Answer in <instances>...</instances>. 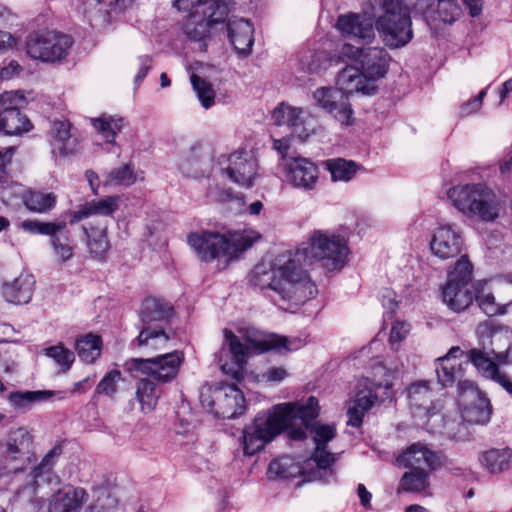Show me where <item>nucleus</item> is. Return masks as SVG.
<instances>
[{
    "label": "nucleus",
    "mask_w": 512,
    "mask_h": 512,
    "mask_svg": "<svg viewBox=\"0 0 512 512\" xmlns=\"http://www.w3.org/2000/svg\"><path fill=\"white\" fill-rule=\"evenodd\" d=\"M438 456L421 443L410 445L399 457V466L416 470H434Z\"/></svg>",
    "instance_id": "bb28decb"
},
{
    "label": "nucleus",
    "mask_w": 512,
    "mask_h": 512,
    "mask_svg": "<svg viewBox=\"0 0 512 512\" xmlns=\"http://www.w3.org/2000/svg\"><path fill=\"white\" fill-rule=\"evenodd\" d=\"M486 94L487 89L481 90L475 99L462 106V114H470L472 112L478 111L482 105L483 99L486 96Z\"/></svg>",
    "instance_id": "e2e57ef3"
},
{
    "label": "nucleus",
    "mask_w": 512,
    "mask_h": 512,
    "mask_svg": "<svg viewBox=\"0 0 512 512\" xmlns=\"http://www.w3.org/2000/svg\"><path fill=\"white\" fill-rule=\"evenodd\" d=\"M21 227L32 234L47 235L54 234L61 229L63 225L58 222H41L36 220H26L21 223Z\"/></svg>",
    "instance_id": "4d7b16f0"
},
{
    "label": "nucleus",
    "mask_w": 512,
    "mask_h": 512,
    "mask_svg": "<svg viewBox=\"0 0 512 512\" xmlns=\"http://www.w3.org/2000/svg\"><path fill=\"white\" fill-rule=\"evenodd\" d=\"M191 84L199 101L201 102V105L205 109H209L214 104L215 99V92L212 85L196 74L191 75Z\"/></svg>",
    "instance_id": "603ef678"
},
{
    "label": "nucleus",
    "mask_w": 512,
    "mask_h": 512,
    "mask_svg": "<svg viewBox=\"0 0 512 512\" xmlns=\"http://www.w3.org/2000/svg\"><path fill=\"white\" fill-rule=\"evenodd\" d=\"M54 395L55 392L51 390L14 391L8 395V402L16 410L27 411L35 403L48 401Z\"/></svg>",
    "instance_id": "f704fd0d"
},
{
    "label": "nucleus",
    "mask_w": 512,
    "mask_h": 512,
    "mask_svg": "<svg viewBox=\"0 0 512 512\" xmlns=\"http://www.w3.org/2000/svg\"><path fill=\"white\" fill-rule=\"evenodd\" d=\"M32 124L21 111L0 112V133L4 135H21L29 132Z\"/></svg>",
    "instance_id": "c9c22d12"
},
{
    "label": "nucleus",
    "mask_w": 512,
    "mask_h": 512,
    "mask_svg": "<svg viewBox=\"0 0 512 512\" xmlns=\"http://www.w3.org/2000/svg\"><path fill=\"white\" fill-rule=\"evenodd\" d=\"M35 278L29 273H20L10 281L3 282L1 293L3 298L12 304L21 305L30 302L34 288Z\"/></svg>",
    "instance_id": "b1692460"
},
{
    "label": "nucleus",
    "mask_w": 512,
    "mask_h": 512,
    "mask_svg": "<svg viewBox=\"0 0 512 512\" xmlns=\"http://www.w3.org/2000/svg\"><path fill=\"white\" fill-rule=\"evenodd\" d=\"M318 107L329 113L336 121L345 126L354 123L353 110L344 93L334 87H319L313 92Z\"/></svg>",
    "instance_id": "dca6fc26"
},
{
    "label": "nucleus",
    "mask_w": 512,
    "mask_h": 512,
    "mask_svg": "<svg viewBox=\"0 0 512 512\" xmlns=\"http://www.w3.org/2000/svg\"><path fill=\"white\" fill-rule=\"evenodd\" d=\"M372 5H379L384 13L377 19L376 28L389 48H401L413 38L412 21L408 0H369Z\"/></svg>",
    "instance_id": "0eeeda50"
},
{
    "label": "nucleus",
    "mask_w": 512,
    "mask_h": 512,
    "mask_svg": "<svg viewBox=\"0 0 512 512\" xmlns=\"http://www.w3.org/2000/svg\"><path fill=\"white\" fill-rule=\"evenodd\" d=\"M88 499L84 488L66 486L51 497L48 512H81Z\"/></svg>",
    "instance_id": "4be33fe9"
},
{
    "label": "nucleus",
    "mask_w": 512,
    "mask_h": 512,
    "mask_svg": "<svg viewBox=\"0 0 512 512\" xmlns=\"http://www.w3.org/2000/svg\"><path fill=\"white\" fill-rule=\"evenodd\" d=\"M339 53L343 58L359 62L361 70L373 84L383 78L388 71L390 56L384 48H359L350 43H344Z\"/></svg>",
    "instance_id": "9d476101"
},
{
    "label": "nucleus",
    "mask_w": 512,
    "mask_h": 512,
    "mask_svg": "<svg viewBox=\"0 0 512 512\" xmlns=\"http://www.w3.org/2000/svg\"><path fill=\"white\" fill-rule=\"evenodd\" d=\"M75 348L81 361L93 363L101 354V337L89 333L76 341Z\"/></svg>",
    "instance_id": "a19ab883"
},
{
    "label": "nucleus",
    "mask_w": 512,
    "mask_h": 512,
    "mask_svg": "<svg viewBox=\"0 0 512 512\" xmlns=\"http://www.w3.org/2000/svg\"><path fill=\"white\" fill-rule=\"evenodd\" d=\"M169 336L160 328L144 326L138 337L133 341L134 345L144 348L147 352H160L168 347Z\"/></svg>",
    "instance_id": "473e14b6"
},
{
    "label": "nucleus",
    "mask_w": 512,
    "mask_h": 512,
    "mask_svg": "<svg viewBox=\"0 0 512 512\" xmlns=\"http://www.w3.org/2000/svg\"><path fill=\"white\" fill-rule=\"evenodd\" d=\"M23 202L32 212L46 213L55 207L57 197L52 192L28 191L23 195Z\"/></svg>",
    "instance_id": "79ce46f5"
},
{
    "label": "nucleus",
    "mask_w": 512,
    "mask_h": 512,
    "mask_svg": "<svg viewBox=\"0 0 512 512\" xmlns=\"http://www.w3.org/2000/svg\"><path fill=\"white\" fill-rule=\"evenodd\" d=\"M466 358L468 364L472 363L483 377L498 383L509 394L512 395V381L506 374L499 370L497 364L492 361L483 351L479 349H471L467 352Z\"/></svg>",
    "instance_id": "393cba45"
},
{
    "label": "nucleus",
    "mask_w": 512,
    "mask_h": 512,
    "mask_svg": "<svg viewBox=\"0 0 512 512\" xmlns=\"http://www.w3.org/2000/svg\"><path fill=\"white\" fill-rule=\"evenodd\" d=\"M417 13L429 16L436 6L439 19L443 23L452 24L461 15L462 9L457 0H408Z\"/></svg>",
    "instance_id": "a878e982"
},
{
    "label": "nucleus",
    "mask_w": 512,
    "mask_h": 512,
    "mask_svg": "<svg viewBox=\"0 0 512 512\" xmlns=\"http://www.w3.org/2000/svg\"><path fill=\"white\" fill-rule=\"evenodd\" d=\"M458 398L462 417L466 422L485 425L490 421L492 414L490 401L474 382H462Z\"/></svg>",
    "instance_id": "ddd939ff"
},
{
    "label": "nucleus",
    "mask_w": 512,
    "mask_h": 512,
    "mask_svg": "<svg viewBox=\"0 0 512 512\" xmlns=\"http://www.w3.org/2000/svg\"><path fill=\"white\" fill-rule=\"evenodd\" d=\"M33 436L25 427L10 429L0 441V469L4 475L22 471L31 461Z\"/></svg>",
    "instance_id": "6e6552de"
},
{
    "label": "nucleus",
    "mask_w": 512,
    "mask_h": 512,
    "mask_svg": "<svg viewBox=\"0 0 512 512\" xmlns=\"http://www.w3.org/2000/svg\"><path fill=\"white\" fill-rule=\"evenodd\" d=\"M45 354L52 358L63 372L68 371L75 360L74 353L63 344H58L45 349Z\"/></svg>",
    "instance_id": "864d4df0"
},
{
    "label": "nucleus",
    "mask_w": 512,
    "mask_h": 512,
    "mask_svg": "<svg viewBox=\"0 0 512 512\" xmlns=\"http://www.w3.org/2000/svg\"><path fill=\"white\" fill-rule=\"evenodd\" d=\"M138 63H139V68H138V72H137V74L135 76V83L136 84H139L140 82H142V80L148 74L149 70L152 67V58L150 56H147V55L140 56L138 58Z\"/></svg>",
    "instance_id": "052dcab7"
},
{
    "label": "nucleus",
    "mask_w": 512,
    "mask_h": 512,
    "mask_svg": "<svg viewBox=\"0 0 512 512\" xmlns=\"http://www.w3.org/2000/svg\"><path fill=\"white\" fill-rule=\"evenodd\" d=\"M21 66L16 61H10V63L1 68L0 70V78L2 80H9L14 76L18 75L21 71Z\"/></svg>",
    "instance_id": "0e129e2a"
},
{
    "label": "nucleus",
    "mask_w": 512,
    "mask_h": 512,
    "mask_svg": "<svg viewBox=\"0 0 512 512\" xmlns=\"http://www.w3.org/2000/svg\"><path fill=\"white\" fill-rule=\"evenodd\" d=\"M301 113L302 110L300 108L282 103L273 110L272 119L278 126L287 125L293 127L295 131H297Z\"/></svg>",
    "instance_id": "3c124183"
},
{
    "label": "nucleus",
    "mask_w": 512,
    "mask_h": 512,
    "mask_svg": "<svg viewBox=\"0 0 512 512\" xmlns=\"http://www.w3.org/2000/svg\"><path fill=\"white\" fill-rule=\"evenodd\" d=\"M172 312L173 307L168 302L151 297L143 301L140 317L144 326H150L153 322L166 320Z\"/></svg>",
    "instance_id": "72a5a7b5"
},
{
    "label": "nucleus",
    "mask_w": 512,
    "mask_h": 512,
    "mask_svg": "<svg viewBox=\"0 0 512 512\" xmlns=\"http://www.w3.org/2000/svg\"><path fill=\"white\" fill-rule=\"evenodd\" d=\"M375 23L365 12H347L337 17L335 28L343 38L370 43L375 38Z\"/></svg>",
    "instance_id": "f3484780"
},
{
    "label": "nucleus",
    "mask_w": 512,
    "mask_h": 512,
    "mask_svg": "<svg viewBox=\"0 0 512 512\" xmlns=\"http://www.w3.org/2000/svg\"><path fill=\"white\" fill-rule=\"evenodd\" d=\"M434 386L431 380H417L407 386L409 407L415 416L432 418L443 408L441 396Z\"/></svg>",
    "instance_id": "f8f14e48"
},
{
    "label": "nucleus",
    "mask_w": 512,
    "mask_h": 512,
    "mask_svg": "<svg viewBox=\"0 0 512 512\" xmlns=\"http://www.w3.org/2000/svg\"><path fill=\"white\" fill-rule=\"evenodd\" d=\"M473 278V265L467 255H462L447 272L445 284L469 285Z\"/></svg>",
    "instance_id": "49530a36"
},
{
    "label": "nucleus",
    "mask_w": 512,
    "mask_h": 512,
    "mask_svg": "<svg viewBox=\"0 0 512 512\" xmlns=\"http://www.w3.org/2000/svg\"><path fill=\"white\" fill-rule=\"evenodd\" d=\"M223 336V347H228L232 361L237 367L232 372L235 378H238L247 363V359L252 355L262 354L271 350L284 353L299 348V345H296L295 339L292 340L276 334L248 331L243 336H237L231 330L224 329Z\"/></svg>",
    "instance_id": "39448f33"
},
{
    "label": "nucleus",
    "mask_w": 512,
    "mask_h": 512,
    "mask_svg": "<svg viewBox=\"0 0 512 512\" xmlns=\"http://www.w3.org/2000/svg\"><path fill=\"white\" fill-rule=\"evenodd\" d=\"M448 198L462 215L485 223L496 221L502 211L499 196L484 183L453 186L448 191Z\"/></svg>",
    "instance_id": "423d86ee"
},
{
    "label": "nucleus",
    "mask_w": 512,
    "mask_h": 512,
    "mask_svg": "<svg viewBox=\"0 0 512 512\" xmlns=\"http://www.w3.org/2000/svg\"><path fill=\"white\" fill-rule=\"evenodd\" d=\"M288 376V372L284 367H269L260 375V380L268 383H279Z\"/></svg>",
    "instance_id": "bf43d9fd"
},
{
    "label": "nucleus",
    "mask_w": 512,
    "mask_h": 512,
    "mask_svg": "<svg viewBox=\"0 0 512 512\" xmlns=\"http://www.w3.org/2000/svg\"><path fill=\"white\" fill-rule=\"evenodd\" d=\"M120 206V197L104 196L91 200L70 213V223L75 224L92 216L111 217Z\"/></svg>",
    "instance_id": "5701e85b"
},
{
    "label": "nucleus",
    "mask_w": 512,
    "mask_h": 512,
    "mask_svg": "<svg viewBox=\"0 0 512 512\" xmlns=\"http://www.w3.org/2000/svg\"><path fill=\"white\" fill-rule=\"evenodd\" d=\"M50 137L54 148H58L59 153L66 156L70 153L65 147V143L70 139V123L67 120H54L50 129Z\"/></svg>",
    "instance_id": "8fccbe9b"
},
{
    "label": "nucleus",
    "mask_w": 512,
    "mask_h": 512,
    "mask_svg": "<svg viewBox=\"0 0 512 512\" xmlns=\"http://www.w3.org/2000/svg\"><path fill=\"white\" fill-rule=\"evenodd\" d=\"M91 124L107 143L115 144V137L122 130L124 120L121 117L102 115L92 118Z\"/></svg>",
    "instance_id": "ea45409f"
},
{
    "label": "nucleus",
    "mask_w": 512,
    "mask_h": 512,
    "mask_svg": "<svg viewBox=\"0 0 512 512\" xmlns=\"http://www.w3.org/2000/svg\"><path fill=\"white\" fill-rule=\"evenodd\" d=\"M300 474H302V467L289 456L271 461L268 467V475L271 479H293Z\"/></svg>",
    "instance_id": "58836bf2"
},
{
    "label": "nucleus",
    "mask_w": 512,
    "mask_h": 512,
    "mask_svg": "<svg viewBox=\"0 0 512 512\" xmlns=\"http://www.w3.org/2000/svg\"><path fill=\"white\" fill-rule=\"evenodd\" d=\"M466 8L469 10V14L472 17H476L482 12V0H462Z\"/></svg>",
    "instance_id": "774afa93"
},
{
    "label": "nucleus",
    "mask_w": 512,
    "mask_h": 512,
    "mask_svg": "<svg viewBox=\"0 0 512 512\" xmlns=\"http://www.w3.org/2000/svg\"><path fill=\"white\" fill-rule=\"evenodd\" d=\"M377 396L372 389L367 388L356 394L353 406L348 409V424L354 427L361 425L363 416L376 402Z\"/></svg>",
    "instance_id": "e433bc0d"
},
{
    "label": "nucleus",
    "mask_w": 512,
    "mask_h": 512,
    "mask_svg": "<svg viewBox=\"0 0 512 512\" xmlns=\"http://www.w3.org/2000/svg\"><path fill=\"white\" fill-rule=\"evenodd\" d=\"M63 227L57 230L54 234H50V243L55 256L61 261L66 262L73 256V245L69 232L66 230L65 222H58Z\"/></svg>",
    "instance_id": "a18cd8bd"
},
{
    "label": "nucleus",
    "mask_w": 512,
    "mask_h": 512,
    "mask_svg": "<svg viewBox=\"0 0 512 512\" xmlns=\"http://www.w3.org/2000/svg\"><path fill=\"white\" fill-rule=\"evenodd\" d=\"M410 332V324L404 321H396L391 328L389 342L393 349H398V345Z\"/></svg>",
    "instance_id": "13d9d810"
},
{
    "label": "nucleus",
    "mask_w": 512,
    "mask_h": 512,
    "mask_svg": "<svg viewBox=\"0 0 512 512\" xmlns=\"http://www.w3.org/2000/svg\"><path fill=\"white\" fill-rule=\"evenodd\" d=\"M337 85L347 98L353 93L371 95L376 91V85L354 66H347L339 73Z\"/></svg>",
    "instance_id": "cd10ccee"
},
{
    "label": "nucleus",
    "mask_w": 512,
    "mask_h": 512,
    "mask_svg": "<svg viewBox=\"0 0 512 512\" xmlns=\"http://www.w3.org/2000/svg\"><path fill=\"white\" fill-rule=\"evenodd\" d=\"M319 415L318 400L311 396L305 403L286 402L274 405L265 413H259L251 423L245 425L242 432V448L246 456L261 451L285 429L291 440L306 438V430L312 435L315 449L307 464L313 462L319 472L330 469L335 463V454L326 450L328 442L336 436L334 425L310 423Z\"/></svg>",
    "instance_id": "f03ea898"
},
{
    "label": "nucleus",
    "mask_w": 512,
    "mask_h": 512,
    "mask_svg": "<svg viewBox=\"0 0 512 512\" xmlns=\"http://www.w3.org/2000/svg\"><path fill=\"white\" fill-rule=\"evenodd\" d=\"M134 168L130 164L112 169L105 176L104 186H131L136 182Z\"/></svg>",
    "instance_id": "09e8293b"
},
{
    "label": "nucleus",
    "mask_w": 512,
    "mask_h": 512,
    "mask_svg": "<svg viewBox=\"0 0 512 512\" xmlns=\"http://www.w3.org/2000/svg\"><path fill=\"white\" fill-rule=\"evenodd\" d=\"M326 169L331 174L332 181H350L357 173L359 166L352 160L343 158L329 159L325 162Z\"/></svg>",
    "instance_id": "c03bdc74"
},
{
    "label": "nucleus",
    "mask_w": 512,
    "mask_h": 512,
    "mask_svg": "<svg viewBox=\"0 0 512 512\" xmlns=\"http://www.w3.org/2000/svg\"><path fill=\"white\" fill-rule=\"evenodd\" d=\"M184 359L182 351L173 350L150 358H131L123 366L129 373L138 372L158 383H168L177 377Z\"/></svg>",
    "instance_id": "1a4fd4ad"
},
{
    "label": "nucleus",
    "mask_w": 512,
    "mask_h": 512,
    "mask_svg": "<svg viewBox=\"0 0 512 512\" xmlns=\"http://www.w3.org/2000/svg\"><path fill=\"white\" fill-rule=\"evenodd\" d=\"M348 255V244L343 236L315 230L309 241L295 252L286 251L271 263L257 264L249 274V283L273 292L275 295L270 297L275 303L289 309L304 304L317 293L305 266L316 260L329 271L340 270L346 265Z\"/></svg>",
    "instance_id": "f257e3e1"
},
{
    "label": "nucleus",
    "mask_w": 512,
    "mask_h": 512,
    "mask_svg": "<svg viewBox=\"0 0 512 512\" xmlns=\"http://www.w3.org/2000/svg\"><path fill=\"white\" fill-rule=\"evenodd\" d=\"M273 148L281 155V158L285 162V160L289 158L286 157V154L290 148V139L287 137H283L281 139H274Z\"/></svg>",
    "instance_id": "69168bd1"
},
{
    "label": "nucleus",
    "mask_w": 512,
    "mask_h": 512,
    "mask_svg": "<svg viewBox=\"0 0 512 512\" xmlns=\"http://www.w3.org/2000/svg\"><path fill=\"white\" fill-rule=\"evenodd\" d=\"M464 248L462 231L456 224H442L435 228L430 241L433 255L446 260L458 256Z\"/></svg>",
    "instance_id": "a211bd4d"
},
{
    "label": "nucleus",
    "mask_w": 512,
    "mask_h": 512,
    "mask_svg": "<svg viewBox=\"0 0 512 512\" xmlns=\"http://www.w3.org/2000/svg\"><path fill=\"white\" fill-rule=\"evenodd\" d=\"M72 44V38L66 34L45 31L31 36L27 41L26 48L31 58L54 63L67 56Z\"/></svg>",
    "instance_id": "9b49d317"
},
{
    "label": "nucleus",
    "mask_w": 512,
    "mask_h": 512,
    "mask_svg": "<svg viewBox=\"0 0 512 512\" xmlns=\"http://www.w3.org/2000/svg\"><path fill=\"white\" fill-rule=\"evenodd\" d=\"M136 398L143 412H151L158 401L159 391L156 384L149 378H141L136 383Z\"/></svg>",
    "instance_id": "37998d69"
},
{
    "label": "nucleus",
    "mask_w": 512,
    "mask_h": 512,
    "mask_svg": "<svg viewBox=\"0 0 512 512\" xmlns=\"http://www.w3.org/2000/svg\"><path fill=\"white\" fill-rule=\"evenodd\" d=\"M512 460V450L508 448L490 449L483 452L479 461L490 473H500L507 470Z\"/></svg>",
    "instance_id": "4c0bfd02"
},
{
    "label": "nucleus",
    "mask_w": 512,
    "mask_h": 512,
    "mask_svg": "<svg viewBox=\"0 0 512 512\" xmlns=\"http://www.w3.org/2000/svg\"><path fill=\"white\" fill-rule=\"evenodd\" d=\"M228 37L239 55L247 56L254 44V28L246 19L233 18L228 22Z\"/></svg>",
    "instance_id": "c756f323"
},
{
    "label": "nucleus",
    "mask_w": 512,
    "mask_h": 512,
    "mask_svg": "<svg viewBox=\"0 0 512 512\" xmlns=\"http://www.w3.org/2000/svg\"><path fill=\"white\" fill-rule=\"evenodd\" d=\"M321 62L322 56L320 54H312L309 61L301 60V66L308 73H316L322 68Z\"/></svg>",
    "instance_id": "680f3d73"
},
{
    "label": "nucleus",
    "mask_w": 512,
    "mask_h": 512,
    "mask_svg": "<svg viewBox=\"0 0 512 512\" xmlns=\"http://www.w3.org/2000/svg\"><path fill=\"white\" fill-rule=\"evenodd\" d=\"M431 470H414L404 473L401 478V489L406 492L423 493L429 487V472Z\"/></svg>",
    "instance_id": "de8ad7c7"
},
{
    "label": "nucleus",
    "mask_w": 512,
    "mask_h": 512,
    "mask_svg": "<svg viewBox=\"0 0 512 512\" xmlns=\"http://www.w3.org/2000/svg\"><path fill=\"white\" fill-rule=\"evenodd\" d=\"M468 361L465 352L459 346L451 347L448 352L435 360V372L438 384L443 388L452 387L457 382L458 396H460V384L472 382L463 379Z\"/></svg>",
    "instance_id": "4468645a"
},
{
    "label": "nucleus",
    "mask_w": 512,
    "mask_h": 512,
    "mask_svg": "<svg viewBox=\"0 0 512 512\" xmlns=\"http://www.w3.org/2000/svg\"><path fill=\"white\" fill-rule=\"evenodd\" d=\"M62 453L59 446L53 447L41 460V462L32 469L29 474L30 481L28 485L19 492V494H27V498L32 500L41 483H59V477L53 471L57 459Z\"/></svg>",
    "instance_id": "aec40b11"
},
{
    "label": "nucleus",
    "mask_w": 512,
    "mask_h": 512,
    "mask_svg": "<svg viewBox=\"0 0 512 512\" xmlns=\"http://www.w3.org/2000/svg\"><path fill=\"white\" fill-rule=\"evenodd\" d=\"M85 235V244L91 258L103 261L105 260L110 249L108 240L107 225L103 223L82 226Z\"/></svg>",
    "instance_id": "c85d7f7f"
},
{
    "label": "nucleus",
    "mask_w": 512,
    "mask_h": 512,
    "mask_svg": "<svg viewBox=\"0 0 512 512\" xmlns=\"http://www.w3.org/2000/svg\"><path fill=\"white\" fill-rule=\"evenodd\" d=\"M26 104L21 91H6L0 95V112L16 111Z\"/></svg>",
    "instance_id": "6e6d98bb"
},
{
    "label": "nucleus",
    "mask_w": 512,
    "mask_h": 512,
    "mask_svg": "<svg viewBox=\"0 0 512 512\" xmlns=\"http://www.w3.org/2000/svg\"><path fill=\"white\" fill-rule=\"evenodd\" d=\"M469 285L445 284L442 287V299L447 307L457 313L468 309L474 301V290Z\"/></svg>",
    "instance_id": "2f4dec72"
},
{
    "label": "nucleus",
    "mask_w": 512,
    "mask_h": 512,
    "mask_svg": "<svg viewBox=\"0 0 512 512\" xmlns=\"http://www.w3.org/2000/svg\"><path fill=\"white\" fill-rule=\"evenodd\" d=\"M175 8L186 13L182 31L191 41L198 42L203 50L215 27L223 24L230 12L222 0H174Z\"/></svg>",
    "instance_id": "20e7f679"
},
{
    "label": "nucleus",
    "mask_w": 512,
    "mask_h": 512,
    "mask_svg": "<svg viewBox=\"0 0 512 512\" xmlns=\"http://www.w3.org/2000/svg\"><path fill=\"white\" fill-rule=\"evenodd\" d=\"M85 177L90 185L92 193L94 195H98L99 186H100L98 174L96 172H94L93 170H87L85 172Z\"/></svg>",
    "instance_id": "338daca9"
},
{
    "label": "nucleus",
    "mask_w": 512,
    "mask_h": 512,
    "mask_svg": "<svg viewBox=\"0 0 512 512\" xmlns=\"http://www.w3.org/2000/svg\"><path fill=\"white\" fill-rule=\"evenodd\" d=\"M261 239L251 228L231 230L227 233L202 231L188 235V244L202 262L218 261L228 265Z\"/></svg>",
    "instance_id": "7ed1b4c3"
},
{
    "label": "nucleus",
    "mask_w": 512,
    "mask_h": 512,
    "mask_svg": "<svg viewBox=\"0 0 512 512\" xmlns=\"http://www.w3.org/2000/svg\"><path fill=\"white\" fill-rule=\"evenodd\" d=\"M258 169V161L251 152L237 150L227 157V165L222 168V172L233 183L250 188L258 176Z\"/></svg>",
    "instance_id": "2eb2a0df"
},
{
    "label": "nucleus",
    "mask_w": 512,
    "mask_h": 512,
    "mask_svg": "<svg viewBox=\"0 0 512 512\" xmlns=\"http://www.w3.org/2000/svg\"><path fill=\"white\" fill-rule=\"evenodd\" d=\"M213 411L217 417L232 419L245 411V398L235 385H227L215 391Z\"/></svg>",
    "instance_id": "412c9836"
},
{
    "label": "nucleus",
    "mask_w": 512,
    "mask_h": 512,
    "mask_svg": "<svg viewBox=\"0 0 512 512\" xmlns=\"http://www.w3.org/2000/svg\"><path fill=\"white\" fill-rule=\"evenodd\" d=\"M122 381V375L119 370H111L98 383L95 394L113 397L118 391V384Z\"/></svg>",
    "instance_id": "5fc2aeb1"
},
{
    "label": "nucleus",
    "mask_w": 512,
    "mask_h": 512,
    "mask_svg": "<svg viewBox=\"0 0 512 512\" xmlns=\"http://www.w3.org/2000/svg\"><path fill=\"white\" fill-rule=\"evenodd\" d=\"M286 181L297 189L311 191L315 189L319 169L314 162L305 157H290L283 163Z\"/></svg>",
    "instance_id": "6ab92c4d"
},
{
    "label": "nucleus",
    "mask_w": 512,
    "mask_h": 512,
    "mask_svg": "<svg viewBox=\"0 0 512 512\" xmlns=\"http://www.w3.org/2000/svg\"><path fill=\"white\" fill-rule=\"evenodd\" d=\"M472 287L474 290V300L484 314L493 317L506 313L508 304H503L496 300L487 280H478L474 282Z\"/></svg>",
    "instance_id": "7c9ffc66"
}]
</instances>
